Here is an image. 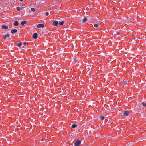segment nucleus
Wrapping results in <instances>:
<instances>
[{
	"mask_svg": "<svg viewBox=\"0 0 146 146\" xmlns=\"http://www.w3.org/2000/svg\"><path fill=\"white\" fill-rule=\"evenodd\" d=\"M9 35L8 34H7L6 35H5L3 36V38L5 40H6L7 37H9Z\"/></svg>",
	"mask_w": 146,
	"mask_h": 146,
	"instance_id": "nucleus-11",
	"label": "nucleus"
},
{
	"mask_svg": "<svg viewBox=\"0 0 146 146\" xmlns=\"http://www.w3.org/2000/svg\"><path fill=\"white\" fill-rule=\"evenodd\" d=\"M17 32V30L16 29H14L12 30L11 31V33L12 34H13L14 33H16Z\"/></svg>",
	"mask_w": 146,
	"mask_h": 146,
	"instance_id": "nucleus-10",
	"label": "nucleus"
},
{
	"mask_svg": "<svg viewBox=\"0 0 146 146\" xmlns=\"http://www.w3.org/2000/svg\"><path fill=\"white\" fill-rule=\"evenodd\" d=\"M23 1L21 0L20 1Z\"/></svg>",
	"mask_w": 146,
	"mask_h": 146,
	"instance_id": "nucleus-28",
	"label": "nucleus"
},
{
	"mask_svg": "<svg viewBox=\"0 0 146 146\" xmlns=\"http://www.w3.org/2000/svg\"><path fill=\"white\" fill-rule=\"evenodd\" d=\"M123 114L126 116L129 115V112L127 111H124Z\"/></svg>",
	"mask_w": 146,
	"mask_h": 146,
	"instance_id": "nucleus-8",
	"label": "nucleus"
},
{
	"mask_svg": "<svg viewBox=\"0 0 146 146\" xmlns=\"http://www.w3.org/2000/svg\"><path fill=\"white\" fill-rule=\"evenodd\" d=\"M33 4L35 6L40 5V1H35L33 2Z\"/></svg>",
	"mask_w": 146,
	"mask_h": 146,
	"instance_id": "nucleus-1",
	"label": "nucleus"
},
{
	"mask_svg": "<svg viewBox=\"0 0 146 146\" xmlns=\"http://www.w3.org/2000/svg\"><path fill=\"white\" fill-rule=\"evenodd\" d=\"M41 141H43V140L42 139L41 140Z\"/></svg>",
	"mask_w": 146,
	"mask_h": 146,
	"instance_id": "nucleus-27",
	"label": "nucleus"
},
{
	"mask_svg": "<svg viewBox=\"0 0 146 146\" xmlns=\"http://www.w3.org/2000/svg\"><path fill=\"white\" fill-rule=\"evenodd\" d=\"M37 34L35 33L33 35V37L34 39H36L37 38Z\"/></svg>",
	"mask_w": 146,
	"mask_h": 146,
	"instance_id": "nucleus-5",
	"label": "nucleus"
},
{
	"mask_svg": "<svg viewBox=\"0 0 146 146\" xmlns=\"http://www.w3.org/2000/svg\"><path fill=\"white\" fill-rule=\"evenodd\" d=\"M28 45V43L25 42L23 43V45Z\"/></svg>",
	"mask_w": 146,
	"mask_h": 146,
	"instance_id": "nucleus-23",
	"label": "nucleus"
},
{
	"mask_svg": "<svg viewBox=\"0 0 146 146\" xmlns=\"http://www.w3.org/2000/svg\"><path fill=\"white\" fill-rule=\"evenodd\" d=\"M121 83L123 86H125L127 84V82L126 80H123L121 82Z\"/></svg>",
	"mask_w": 146,
	"mask_h": 146,
	"instance_id": "nucleus-6",
	"label": "nucleus"
},
{
	"mask_svg": "<svg viewBox=\"0 0 146 146\" xmlns=\"http://www.w3.org/2000/svg\"><path fill=\"white\" fill-rule=\"evenodd\" d=\"M44 25L43 24H39L37 26V28H44Z\"/></svg>",
	"mask_w": 146,
	"mask_h": 146,
	"instance_id": "nucleus-3",
	"label": "nucleus"
},
{
	"mask_svg": "<svg viewBox=\"0 0 146 146\" xmlns=\"http://www.w3.org/2000/svg\"><path fill=\"white\" fill-rule=\"evenodd\" d=\"M87 20V18L86 17H84L82 21L83 23H84Z\"/></svg>",
	"mask_w": 146,
	"mask_h": 146,
	"instance_id": "nucleus-14",
	"label": "nucleus"
},
{
	"mask_svg": "<svg viewBox=\"0 0 146 146\" xmlns=\"http://www.w3.org/2000/svg\"><path fill=\"white\" fill-rule=\"evenodd\" d=\"M58 3L57 1H53L51 3V5H49V6H51L52 5H54Z\"/></svg>",
	"mask_w": 146,
	"mask_h": 146,
	"instance_id": "nucleus-4",
	"label": "nucleus"
},
{
	"mask_svg": "<svg viewBox=\"0 0 146 146\" xmlns=\"http://www.w3.org/2000/svg\"><path fill=\"white\" fill-rule=\"evenodd\" d=\"M58 23V21H55L53 22V26H57Z\"/></svg>",
	"mask_w": 146,
	"mask_h": 146,
	"instance_id": "nucleus-7",
	"label": "nucleus"
},
{
	"mask_svg": "<svg viewBox=\"0 0 146 146\" xmlns=\"http://www.w3.org/2000/svg\"><path fill=\"white\" fill-rule=\"evenodd\" d=\"M18 22L17 21H15L14 23V25L15 26H17L18 25Z\"/></svg>",
	"mask_w": 146,
	"mask_h": 146,
	"instance_id": "nucleus-13",
	"label": "nucleus"
},
{
	"mask_svg": "<svg viewBox=\"0 0 146 146\" xmlns=\"http://www.w3.org/2000/svg\"><path fill=\"white\" fill-rule=\"evenodd\" d=\"M116 34L117 35H119L120 34V33L119 32H117L116 33Z\"/></svg>",
	"mask_w": 146,
	"mask_h": 146,
	"instance_id": "nucleus-25",
	"label": "nucleus"
},
{
	"mask_svg": "<svg viewBox=\"0 0 146 146\" xmlns=\"http://www.w3.org/2000/svg\"><path fill=\"white\" fill-rule=\"evenodd\" d=\"M45 14H46V16H48L49 15V13L48 12H46L45 13Z\"/></svg>",
	"mask_w": 146,
	"mask_h": 146,
	"instance_id": "nucleus-24",
	"label": "nucleus"
},
{
	"mask_svg": "<svg viewBox=\"0 0 146 146\" xmlns=\"http://www.w3.org/2000/svg\"><path fill=\"white\" fill-rule=\"evenodd\" d=\"M31 11L33 12H35V9L34 8H32L31 9Z\"/></svg>",
	"mask_w": 146,
	"mask_h": 146,
	"instance_id": "nucleus-19",
	"label": "nucleus"
},
{
	"mask_svg": "<svg viewBox=\"0 0 146 146\" xmlns=\"http://www.w3.org/2000/svg\"><path fill=\"white\" fill-rule=\"evenodd\" d=\"M98 25H100V24L99 23H98V24H94V26L95 27H97L98 26Z\"/></svg>",
	"mask_w": 146,
	"mask_h": 146,
	"instance_id": "nucleus-20",
	"label": "nucleus"
},
{
	"mask_svg": "<svg viewBox=\"0 0 146 146\" xmlns=\"http://www.w3.org/2000/svg\"><path fill=\"white\" fill-rule=\"evenodd\" d=\"M64 23V21H62L60 22H59V23H58L60 25H63Z\"/></svg>",
	"mask_w": 146,
	"mask_h": 146,
	"instance_id": "nucleus-15",
	"label": "nucleus"
},
{
	"mask_svg": "<svg viewBox=\"0 0 146 146\" xmlns=\"http://www.w3.org/2000/svg\"><path fill=\"white\" fill-rule=\"evenodd\" d=\"M22 44L21 42L17 44V46L19 47H20L21 46Z\"/></svg>",
	"mask_w": 146,
	"mask_h": 146,
	"instance_id": "nucleus-18",
	"label": "nucleus"
},
{
	"mask_svg": "<svg viewBox=\"0 0 146 146\" xmlns=\"http://www.w3.org/2000/svg\"><path fill=\"white\" fill-rule=\"evenodd\" d=\"M27 23V22L25 21H23L21 23V24L22 25H23L24 24H26Z\"/></svg>",
	"mask_w": 146,
	"mask_h": 146,
	"instance_id": "nucleus-12",
	"label": "nucleus"
},
{
	"mask_svg": "<svg viewBox=\"0 0 146 146\" xmlns=\"http://www.w3.org/2000/svg\"><path fill=\"white\" fill-rule=\"evenodd\" d=\"M23 8H24V7H17V9L18 11H19L20 10H22Z\"/></svg>",
	"mask_w": 146,
	"mask_h": 146,
	"instance_id": "nucleus-17",
	"label": "nucleus"
},
{
	"mask_svg": "<svg viewBox=\"0 0 146 146\" xmlns=\"http://www.w3.org/2000/svg\"><path fill=\"white\" fill-rule=\"evenodd\" d=\"M31 12V11H30V10H29V13H30V12Z\"/></svg>",
	"mask_w": 146,
	"mask_h": 146,
	"instance_id": "nucleus-26",
	"label": "nucleus"
},
{
	"mask_svg": "<svg viewBox=\"0 0 146 146\" xmlns=\"http://www.w3.org/2000/svg\"><path fill=\"white\" fill-rule=\"evenodd\" d=\"M78 126V125H76L75 124H74L72 125V128H75Z\"/></svg>",
	"mask_w": 146,
	"mask_h": 146,
	"instance_id": "nucleus-16",
	"label": "nucleus"
},
{
	"mask_svg": "<svg viewBox=\"0 0 146 146\" xmlns=\"http://www.w3.org/2000/svg\"><path fill=\"white\" fill-rule=\"evenodd\" d=\"M141 104H142L144 107L146 106V103H144V102H142Z\"/></svg>",
	"mask_w": 146,
	"mask_h": 146,
	"instance_id": "nucleus-21",
	"label": "nucleus"
},
{
	"mask_svg": "<svg viewBox=\"0 0 146 146\" xmlns=\"http://www.w3.org/2000/svg\"><path fill=\"white\" fill-rule=\"evenodd\" d=\"M81 143L80 141L78 140L75 143V145L76 146H80Z\"/></svg>",
	"mask_w": 146,
	"mask_h": 146,
	"instance_id": "nucleus-2",
	"label": "nucleus"
},
{
	"mask_svg": "<svg viewBox=\"0 0 146 146\" xmlns=\"http://www.w3.org/2000/svg\"><path fill=\"white\" fill-rule=\"evenodd\" d=\"M100 117L102 120H104L105 118V117H102L101 116H100Z\"/></svg>",
	"mask_w": 146,
	"mask_h": 146,
	"instance_id": "nucleus-22",
	"label": "nucleus"
},
{
	"mask_svg": "<svg viewBox=\"0 0 146 146\" xmlns=\"http://www.w3.org/2000/svg\"><path fill=\"white\" fill-rule=\"evenodd\" d=\"M2 28L3 29H7L8 28V26L3 25L2 26Z\"/></svg>",
	"mask_w": 146,
	"mask_h": 146,
	"instance_id": "nucleus-9",
	"label": "nucleus"
}]
</instances>
